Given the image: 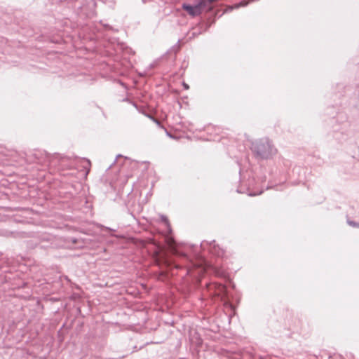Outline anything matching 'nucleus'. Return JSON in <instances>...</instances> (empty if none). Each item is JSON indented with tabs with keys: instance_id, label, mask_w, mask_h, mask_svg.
I'll return each instance as SVG.
<instances>
[{
	"instance_id": "4",
	"label": "nucleus",
	"mask_w": 359,
	"mask_h": 359,
	"mask_svg": "<svg viewBox=\"0 0 359 359\" xmlns=\"http://www.w3.org/2000/svg\"><path fill=\"white\" fill-rule=\"evenodd\" d=\"M167 244L170 252L174 255H177V251L175 249V241L172 238H169L167 239Z\"/></svg>"
},
{
	"instance_id": "1",
	"label": "nucleus",
	"mask_w": 359,
	"mask_h": 359,
	"mask_svg": "<svg viewBox=\"0 0 359 359\" xmlns=\"http://www.w3.org/2000/svg\"><path fill=\"white\" fill-rule=\"evenodd\" d=\"M254 150L262 157L268 158L272 154L273 147L267 142H259L254 145Z\"/></svg>"
},
{
	"instance_id": "2",
	"label": "nucleus",
	"mask_w": 359,
	"mask_h": 359,
	"mask_svg": "<svg viewBox=\"0 0 359 359\" xmlns=\"http://www.w3.org/2000/svg\"><path fill=\"white\" fill-rule=\"evenodd\" d=\"M203 3L201 2L196 6H190L186 4L182 5V8L186 11L191 16L195 17L202 13Z\"/></svg>"
},
{
	"instance_id": "3",
	"label": "nucleus",
	"mask_w": 359,
	"mask_h": 359,
	"mask_svg": "<svg viewBox=\"0 0 359 359\" xmlns=\"http://www.w3.org/2000/svg\"><path fill=\"white\" fill-rule=\"evenodd\" d=\"M161 250L159 248V251H156L154 252V257H155L156 262L158 265H161V264H165L168 265L169 264L168 263V261L162 257Z\"/></svg>"
}]
</instances>
